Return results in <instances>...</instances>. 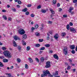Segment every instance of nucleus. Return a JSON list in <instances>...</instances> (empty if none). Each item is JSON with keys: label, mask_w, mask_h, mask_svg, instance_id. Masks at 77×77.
Instances as JSON below:
<instances>
[{"label": "nucleus", "mask_w": 77, "mask_h": 77, "mask_svg": "<svg viewBox=\"0 0 77 77\" xmlns=\"http://www.w3.org/2000/svg\"><path fill=\"white\" fill-rule=\"evenodd\" d=\"M71 13V15H73V14H74V12L73 11H71V13Z\"/></svg>", "instance_id": "59"}, {"label": "nucleus", "mask_w": 77, "mask_h": 77, "mask_svg": "<svg viewBox=\"0 0 77 77\" xmlns=\"http://www.w3.org/2000/svg\"><path fill=\"white\" fill-rule=\"evenodd\" d=\"M71 53L72 54H74L75 53V51L74 50L72 51Z\"/></svg>", "instance_id": "45"}, {"label": "nucleus", "mask_w": 77, "mask_h": 77, "mask_svg": "<svg viewBox=\"0 0 77 77\" xmlns=\"http://www.w3.org/2000/svg\"><path fill=\"white\" fill-rule=\"evenodd\" d=\"M38 24H35V29H37V28H38Z\"/></svg>", "instance_id": "32"}, {"label": "nucleus", "mask_w": 77, "mask_h": 77, "mask_svg": "<svg viewBox=\"0 0 77 77\" xmlns=\"http://www.w3.org/2000/svg\"><path fill=\"white\" fill-rule=\"evenodd\" d=\"M47 40H49V39H50V37L48 36L47 37Z\"/></svg>", "instance_id": "60"}, {"label": "nucleus", "mask_w": 77, "mask_h": 77, "mask_svg": "<svg viewBox=\"0 0 77 77\" xmlns=\"http://www.w3.org/2000/svg\"><path fill=\"white\" fill-rule=\"evenodd\" d=\"M3 62L4 63L8 62V59L5 58L3 59Z\"/></svg>", "instance_id": "17"}, {"label": "nucleus", "mask_w": 77, "mask_h": 77, "mask_svg": "<svg viewBox=\"0 0 77 77\" xmlns=\"http://www.w3.org/2000/svg\"><path fill=\"white\" fill-rule=\"evenodd\" d=\"M62 9L61 8H59V12H62Z\"/></svg>", "instance_id": "40"}, {"label": "nucleus", "mask_w": 77, "mask_h": 77, "mask_svg": "<svg viewBox=\"0 0 77 77\" xmlns=\"http://www.w3.org/2000/svg\"><path fill=\"white\" fill-rule=\"evenodd\" d=\"M70 26H73V23L71 22H70L69 24Z\"/></svg>", "instance_id": "47"}, {"label": "nucleus", "mask_w": 77, "mask_h": 77, "mask_svg": "<svg viewBox=\"0 0 77 77\" xmlns=\"http://www.w3.org/2000/svg\"><path fill=\"white\" fill-rule=\"evenodd\" d=\"M35 28L34 27H32L31 28V30H34Z\"/></svg>", "instance_id": "55"}, {"label": "nucleus", "mask_w": 77, "mask_h": 77, "mask_svg": "<svg viewBox=\"0 0 77 77\" xmlns=\"http://www.w3.org/2000/svg\"><path fill=\"white\" fill-rule=\"evenodd\" d=\"M18 32L19 33L21 34V35H24L25 33V31L23 29H20L19 30Z\"/></svg>", "instance_id": "4"}, {"label": "nucleus", "mask_w": 77, "mask_h": 77, "mask_svg": "<svg viewBox=\"0 0 77 77\" xmlns=\"http://www.w3.org/2000/svg\"><path fill=\"white\" fill-rule=\"evenodd\" d=\"M63 53L65 55H66L68 54V48L65 47L63 50Z\"/></svg>", "instance_id": "2"}, {"label": "nucleus", "mask_w": 77, "mask_h": 77, "mask_svg": "<svg viewBox=\"0 0 77 77\" xmlns=\"http://www.w3.org/2000/svg\"><path fill=\"white\" fill-rule=\"evenodd\" d=\"M27 11V8H25L24 9H22V12H26Z\"/></svg>", "instance_id": "21"}, {"label": "nucleus", "mask_w": 77, "mask_h": 77, "mask_svg": "<svg viewBox=\"0 0 77 77\" xmlns=\"http://www.w3.org/2000/svg\"><path fill=\"white\" fill-rule=\"evenodd\" d=\"M45 60V58H44V57H42L40 59V61L41 62H43L44 61V60Z\"/></svg>", "instance_id": "18"}, {"label": "nucleus", "mask_w": 77, "mask_h": 77, "mask_svg": "<svg viewBox=\"0 0 77 77\" xmlns=\"http://www.w3.org/2000/svg\"><path fill=\"white\" fill-rule=\"evenodd\" d=\"M50 61H48L46 62V65L45 66L46 68H50Z\"/></svg>", "instance_id": "6"}, {"label": "nucleus", "mask_w": 77, "mask_h": 77, "mask_svg": "<svg viewBox=\"0 0 77 77\" xmlns=\"http://www.w3.org/2000/svg\"><path fill=\"white\" fill-rule=\"evenodd\" d=\"M35 60H36L37 62H39V60H38V58H35Z\"/></svg>", "instance_id": "38"}, {"label": "nucleus", "mask_w": 77, "mask_h": 77, "mask_svg": "<svg viewBox=\"0 0 77 77\" xmlns=\"http://www.w3.org/2000/svg\"><path fill=\"white\" fill-rule=\"evenodd\" d=\"M2 49L3 50H6V48L5 47H2Z\"/></svg>", "instance_id": "36"}, {"label": "nucleus", "mask_w": 77, "mask_h": 77, "mask_svg": "<svg viewBox=\"0 0 77 77\" xmlns=\"http://www.w3.org/2000/svg\"><path fill=\"white\" fill-rule=\"evenodd\" d=\"M31 17H35V15H34L33 14H31Z\"/></svg>", "instance_id": "50"}, {"label": "nucleus", "mask_w": 77, "mask_h": 77, "mask_svg": "<svg viewBox=\"0 0 77 77\" xmlns=\"http://www.w3.org/2000/svg\"><path fill=\"white\" fill-rule=\"evenodd\" d=\"M75 50L76 51H77V46H76V48H75Z\"/></svg>", "instance_id": "64"}, {"label": "nucleus", "mask_w": 77, "mask_h": 77, "mask_svg": "<svg viewBox=\"0 0 77 77\" xmlns=\"http://www.w3.org/2000/svg\"><path fill=\"white\" fill-rule=\"evenodd\" d=\"M17 2L19 4H21V1H18Z\"/></svg>", "instance_id": "46"}, {"label": "nucleus", "mask_w": 77, "mask_h": 77, "mask_svg": "<svg viewBox=\"0 0 77 77\" xmlns=\"http://www.w3.org/2000/svg\"><path fill=\"white\" fill-rule=\"evenodd\" d=\"M2 12H6V11L5 9H3L2 10Z\"/></svg>", "instance_id": "52"}, {"label": "nucleus", "mask_w": 77, "mask_h": 77, "mask_svg": "<svg viewBox=\"0 0 77 77\" xmlns=\"http://www.w3.org/2000/svg\"><path fill=\"white\" fill-rule=\"evenodd\" d=\"M3 18H4L5 20H7V17H6V16L5 15H4L3 16Z\"/></svg>", "instance_id": "30"}, {"label": "nucleus", "mask_w": 77, "mask_h": 77, "mask_svg": "<svg viewBox=\"0 0 77 77\" xmlns=\"http://www.w3.org/2000/svg\"><path fill=\"white\" fill-rule=\"evenodd\" d=\"M8 21H11V17H9L8 18Z\"/></svg>", "instance_id": "53"}, {"label": "nucleus", "mask_w": 77, "mask_h": 77, "mask_svg": "<svg viewBox=\"0 0 77 77\" xmlns=\"http://www.w3.org/2000/svg\"><path fill=\"white\" fill-rule=\"evenodd\" d=\"M25 14L26 15H28L29 14V12L28 11L26 12L25 13Z\"/></svg>", "instance_id": "42"}, {"label": "nucleus", "mask_w": 77, "mask_h": 77, "mask_svg": "<svg viewBox=\"0 0 77 77\" xmlns=\"http://www.w3.org/2000/svg\"><path fill=\"white\" fill-rule=\"evenodd\" d=\"M76 70V69H72V71L73 72H75V70Z\"/></svg>", "instance_id": "57"}, {"label": "nucleus", "mask_w": 77, "mask_h": 77, "mask_svg": "<svg viewBox=\"0 0 77 77\" xmlns=\"http://www.w3.org/2000/svg\"><path fill=\"white\" fill-rule=\"evenodd\" d=\"M69 60L70 62H72V60H71V59H69Z\"/></svg>", "instance_id": "62"}, {"label": "nucleus", "mask_w": 77, "mask_h": 77, "mask_svg": "<svg viewBox=\"0 0 77 77\" xmlns=\"http://www.w3.org/2000/svg\"><path fill=\"white\" fill-rule=\"evenodd\" d=\"M73 3H77V0H73Z\"/></svg>", "instance_id": "44"}, {"label": "nucleus", "mask_w": 77, "mask_h": 77, "mask_svg": "<svg viewBox=\"0 0 77 77\" xmlns=\"http://www.w3.org/2000/svg\"><path fill=\"white\" fill-rule=\"evenodd\" d=\"M4 58H5V57L3 56H0V59H4Z\"/></svg>", "instance_id": "39"}, {"label": "nucleus", "mask_w": 77, "mask_h": 77, "mask_svg": "<svg viewBox=\"0 0 77 77\" xmlns=\"http://www.w3.org/2000/svg\"><path fill=\"white\" fill-rule=\"evenodd\" d=\"M17 48L18 50H19L20 51H21V47L20 46H18Z\"/></svg>", "instance_id": "25"}, {"label": "nucleus", "mask_w": 77, "mask_h": 77, "mask_svg": "<svg viewBox=\"0 0 77 77\" xmlns=\"http://www.w3.org/2000/svg\"><path fill=\"white\" fill-rule=\"evenodd\" d=\"M65 64L66 65H68V63H65Z\"/></svg>", "instance_id": "63"}, {"label": "nucleus", "mask_w": 77, "mask_h": 77, "mask_svg": "<svg viewBox=\"0 0 77 77\" xmlns=\"http://www.w3.org/2000/svg\"><path fill=\"white\" fill-rule=\"evenodd\" d=\"M56 3V0H53V4L55 5Z\"/></svg>", "instance_id": "34"}, {"label": "nucleus", "mask_w": 77, "mask_h": 77, "mask_svg": "<svg viewBox=\"0 0 77 77\" xmlns=\"http://www.w3.org/2000/svg\"><path fill=\"white\" fill-rule=\"evenodd\" d=\"M45 48L44 47H43L42 48H40L39 49L40 50H45Z\"/></svg>", "instance_id": "27"}, {"label": "nucleus", "mask_w": 77, "mask_h": 77, "mask_svg": "<svg viewBox=\"0 0 77 77\" xmlns=\"http://www.w3.org/2000/svg\"><path fill=\"white\" fill-rule=\"evenodd\" d=\"M35 46L36 47H40V45L39 44H35Z\"/></svg>", "instance_id": "28"}, {"label": "nucleus", "mask_w": 77, "mask_h": 77, "mask_svg": "<svg viewBox=\"0 0 77 77\" xmlns=\"http://www.w3.org/2000/svg\"><path fill=\"white\" fill-rule=\"evenodd\" d=\"M45 46L46 47H49L50 46V44H46L45 45Z\"/></svg>", "instance_id": "33"}, {"label": "nucleus", "mask_w": 77, "mask_h": 77, "mask_svg": "<svg viewBox=\"0 0 77 77\" xmlns=\"http://www.w3.org/2000/svg\"><path fill=\"white\" fill-rule=\"evenodd\" d=\"M66 35V33H65V32L62 33V36H65V35Z\"/></svg>", "instance_id": "37"}, {"label": "nucleus", "mask_w": 77, "mask_h": 77, "mask_svg": "<svg viewBox=\"0 0 77 77\" xmlns=\"http://www.w3.org/2000/svg\"><path fill=\"white\" fill-rule=\"evenodd\" d=\"M53 57L54 58L58 60V56H57V55L56 54H54L53 55Z\"/></svg>", "instance_id": "10"}, {"label": "nucleus", "mask_w": 77, "mask_h": 77, "mask_svg": "<svg viewBox=\"0 0 77 77\" xmlns=\"http://www.w3.org/2000/svg\"><path fill=\"white\" fill-rule=\"evenodd\" d=\"M14 39L15 41H17L18 39V37H17V36H15L14 37Z\"/></svg>", "instance_id": "22"}, {"label": "nucleus", "mask_w": 77, "mask_h": 77, "mask_svg": "<svg viewBox=\"0 0 77 77\" xmlns=\"http://www.w3.org/2000/svg\"><path fill=\"white\" fill-rule=\"evenodd\" d=\"M63 17H64V18H66V17H67V15L66 14L64 15H63Z\"/></svg>", "instance_id": "49"}, {"label": "nucleus", "mask_w": 77, "mask_h": 77, "mask_svg": "<svg viewBox=\"0 0 77 77\" xmlns=\"http://www.w3.org/2000/svg\"><path fill=\"white\" fill-rule=\"evenodd\" d=\"M13 46L14 47H17V43H16V42L14 41V40H13Z\"/></svg>", "instance_id": "16"}, {"label": "nucleus", "mask_w": 77, "mask_h": 77, "mask_svg": "<svg viewBox=\"0 0 77 77\" xmlns=\"http://www.w3.org/2000/svg\"><path fill=\"white\" fill-rule=\"evenodd\" d=\"M28 60L30 63H32L33 62V60H32L30 57H29Z\"/></svg>", "instance_id": "14"}, {"label": "nucleus", "mask_w": 77, "mask_h": 77, "mask_svg": "<svg viewBox=\"0 0 77 77\" xmlns=\"http://www.w3.org/2000/svg\"><path fill=\"white\" fill-rule=\"evenodd\" d=\"M17 62L20 63L21 62V59H20V58H18L17 59Z\"/></svg>", "instance_id": "26"}, {"label": "nucleus", "mask_w": 77, "mask_h": 77, "mask_svg": "<svg viewBox=\"0 0 77 77\" xmlns=\"http://www.w3.org/2000/svg\"><path fill=\"white\" fill-rule=\"evenodd\" d=\"M49 10L50 11H51V14H55V12H54V11L53 10H52V9L50 8L49 9Z\"/></svg>", "instance_id": "11"}, {"label": "nucleus", "mask_w": 77, "mask_h": 77, "mask_svg": "<svg viewBox=\"0 0 77 77\" xmlns=\"http://www.w3.org/2000/svg\"><path fill=\"white\" fill-rule=\"evenodd\" d=\"M3 53L4 56L5 57H6L11 58V57H12V55L11 54V53L8 51H5Z\"/></svg>", "instance_id": "1"}, {"label": "nucleus", "mask_w": 77, "mask_h": 77, "mask_svg": "<svg viewBox=\"0 0 77 77\" xmlns=\"http://www.w3.org/2000/svg\"><path fill=\"white\" fill-rule=\"evenodd\" d=\"M12 11H13V12H16V9H15V8H12L11 9Z\"/></svg>", "instance_id": "31"}, {"label": "nucleus", "mask_w": 77, "mask_h": 77, "mask_svg": "<svg viewBox=\"0 0 77 77\" xmlns=\"http://www.w3.org/2000/svg\"><path fill=\"white\" fill-rule=\"evenodd\" d=\"M75 45H70V49H72V50H74L75 48Z\"/></svg>", "instance_id": "7"}, {"label": "nucleus", "mask_w": 77, "mask_h": 77, "mask_svg": "<svg viewBox=\"0 0 77 77\" xmlns=\"http://www.w3.org/2000/svg\"><path fill=\"white\" fill-rule=\"evenodd\" d=\"M41 12L43 13H45L46 12V10L44 9H42V10L41 11Z\"/></svg>", "instance_id": "19"}, {"label": "nucleus", "mask_w": 77, "mask_h": 77, "mask_svg": "<svg viewBox=\"0 0 77 77\" xmlns=\"http://www.w3.org/2000/svg\"><path fill=\"white\" fill-rule=\"evenodd\" d=\"M13 68H7V69L8 70V69H12Z\"/></svg>", "instance_id": "56"}, {"label": "nucleus", "mask_w": 77, "mask_h": 77, "mask_svg": "<svg viewBox=\"0 0 77 77\" xmlns=\"http://www.w3.org/2000/svg\"><path fill=\"white\" fill-rule=\"evenodd\" d=\"M3 66L4 65L3 64V63L0 62V66H1V67H3Z\"/></svg>", "instance_id": "35"}, {"label": "nucleus", "mask_w": 77, "mask_h": 77, "mask_svg": "<svg viewBox=\"0 0 77 77\" xmlns=\"http://www.w3.org/2000/svg\"><path fill=\"white\" fill-rule=\"evenodd\" d=\"M70 30L71 32H72L73 33H76V30L74 28L71 27L70 28Z\"/></svg>", "instance_id": "5"}, {"label": "nucleus", "mask_w": 77, "mask_h": 77, "mask_svg": "<svg viewBox=\"0 0 77 77\" xmlns=\"http://www.w3.org/2000/svg\"><path fill=\"white\" fill-rule=\"evenodd\" d=\"M66 27L67 30H69V25L68 24L67 25Z\"/></svg>", "instance_id": "24"}, {"label": "nucleus", "mask_w": 77, "mask_h": 77, "mask_svg": "<svg viewBox=\"0 0 77 77\" xmlns=\"http://www.w3.org/2000/svg\"><path fill=\"white\" fill-rule=\"evenodd\" d=\"M43 73V74H42L41 75V77H45V76H47V74H48V73L47 71V70L46 71H44Z\"/></svg>", "instance_id": "3"}, {"label": "nucleus", "mask_w": 77, "mask_h": 77, "mask_svg": "<svg viewBox=\"0 0 77 77\" xmlns=\"http://www.w3.org/2000/svg\"><path fill=\"white\" fill-rule=\"evenodd\" d=\"M58 75V71H56L55 72V73H53V75L54 76H56V75Z\"/></svg>", "instance_id": "15"}, {"label": "nucleus", "mask_w": 77, "mask_h": 77, "mask_svg": "<svg viewBox=\"0 0 77 77\" xmlns=\"http://www.w3.org/2000/svg\"><path fill=\"white\" fill-rule=\"evenodd\" d=\"M31 6H32L31 4H29L27 5V7H28V8H30V7H31Z\"/></svg>", "instance_id": "41"}, {"label": "nucleus", "mask_w": 77, "mask_h": 77, "mask_svg": "<svg viewBox=\"0 0 77 77\" xmlns=\"http://www.w3.org/2000/svg\"><path fill=\"white\" fill-rule=\"evenodd\" d=\"M16 6L17 7V8H20V5H17Z\"/></svg>", "instance_id": "58"}, {"label": "nucleus", "mask_w": 77, "mask_h": 77, "mask_svg": "<svg viewBox=\"0 0 77 77\" xmlns=\"http://www.w3.org/2000/svg\"><path fill=\"white\" fill-rule=\"evenodd\" d=\"M39 42H42V41H43V39H39Z\"/></svg>", "instance_id": "51"}, {"label": "nucleus", "mask_w": 77, "mask_h": 77, "mask_svg": "<svg viewBox=\"0 0 77 77\" xmlns=\"http://www.w3.org/2000/svg\"><path fill=\"white\" fill-rule=\"evenodd\" d=\"M58 35V34H56L54 36V38L55 39H58V37H57Z\"/></svg>", "instance_id": "20"}, {"label": "nucleus", "mask_w": 77, "mask_h": 77, "mask_svg": "<svg viewBox=\"0 0 77 77\" xmlns=\"http://www.w3.org/2000/svg\"><path fill=\"white\" fill-rule=\"evenodd\" d=\"M22 42L23 45H26V42H24V40H22Z\"/></svg>", "instance_id": "23"}, {"label": "nucleus", "mask_w": 77, "mask_h": 77, "mask_svg": "<svg viewBox=\"0 0 77 77\" xmlns=\"http://www.w3.org/2000/svg\"><path fill=\"white\" fill-rule=\"evenodd\" d=\"M74 9V8L72 7H70L69 10H68V11L69 13H71V11H72Z\"/></svg>", "instance_id": "13"}, {"label": "nucleus", "mask_w": 77, "mask_h": 77, "mask_svg": "<svg viewBox=\"0 0 77 77\" xmlns=\"http://www.w3.org/2000/svg\"><path fill=\"white\" fill-rule=\"evenodd\" d=\"M35 35L36 36H40V34L38 32H36L35 33Z\"/></svg>", "instance_id": "12"}, {"label": "nucleus", "mask_w": 77, "mask_h": 77, "mask_svg": "<svg viewBox=\"0 0 77 77\" xmlns=\"http://www.w3.org/2000/svg\"><path fill=\"white\" fill-rule=\"evenodd\" d=\"M41 8V6L40 5L38 6L37 7V9H40Z\"/></svg>", "instance_id": "43"}, {"label": "nucleus", "mask_w": 77, "mask_h": 77, "mask_svg": "<svg viewBox=\"0 0 77 77\" xmlns=\"http://www.w3.org/2000/svg\"><path fill=\"white\" fill-rule=\"evenodd\" d=\"M27 38V35L26 34H24L22 35V39H26Z\"/></svg>", "instance_id": "8"}, {"label": "nucleus", "mask_w": 77, "mask_h": 77, "mask_svg": "<svg viewBox=\"0 0 77 77\" xmlns=\"http://www.w3.org/2000/svg\"><path fill=\"white\" fill-rule=\"evenodd\" d=\"M30 46H27L26 48L27 51H29V50H30Z\"/></svg>", "instance_id": "29"}, {"label": "nucleus", "mask_w": 77, "mask_h": 77, "mask_svg": "<svg viewBox=\"0 0 77 77\" xmlns=\"http://www.w3.org/2000/svg\"><path fill=\"white\" fill-rule=\"evenodd\" d=\"M49 33H50V34H51V35H52V34H53V32H52L51 31H50L49 32Z\"/></svg>", "instance_id": "61"}, {"label": "nucleus", "mask_w": 77, "mask_h": 77, "mask_svg": "<svg viewBox=\"0 0 77 77\" xmlns=\"http://www.w3.org/2000/svg\"><path fill=\"white\" fill-rule=\"evenodd\" d=\"M25 68H29V67L28 66V65H27V64H25Z\"/></svg>", "instance_id": "54"}, {"label": "nucleus", "mask_w": 77, "mask_h": 77, "mask_svg": "<svg viewBox=\"0 0 77 77\" xmlns=\"http://www.w3.org/2000/svg\"><path fill=\"white\" fill-rule=\"evenodd\" d=\"M48 24H52V22L51 21H48Z\"/></svg>", "instance_id": "48"}, {"label": "nucleus", "mask_w": 77, "mask_h": 77, "mask_svg": "<svg viewBox=\"0 0 77 77\" xmlns=\"http://www.w3.org/2000/svg\"><path fill=\"white\" fill-rule=\"evenodd\" d=\"M47 72H48V74H48V75H49V76H50V77H53V76L52 75H51V74L50 73V72H49V71H48V70H46Z\"/></svg>", "instance_id": "9"}]
</instances>
